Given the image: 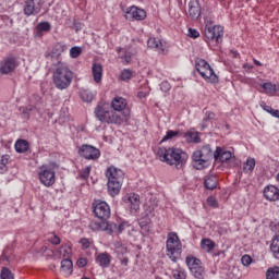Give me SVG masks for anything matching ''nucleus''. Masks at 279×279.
Listing matches in <instances>:
<instances>
[{
  "mask_svg": "<svg viewBox=\"0 0 279 279\" xmlns=\"http://www.w3.org/2000/svg\"><path fill=\"white\" fill-rule=\"evenodd\" d=\"M157 156L161 162H166L170 166L174 165L177 169H182L186 163V160H189V155L181 148L175 147H160L157 150Z\"/></svg>",
  "mask_w": 279,
  "mask_h": 279,
  "instance_id": "nucleus-1",
  "label": "nucleus"
},
{
  "mask_svg": "<svg viewBox=\"0 0 279 279\" xmlns=\"http://www.w3.org/2000/svg\"><path fill=\"white\" fill-rule=\"evenodd\" d=\"M52 80L56 88L66 90L73 82V71L65 62H54L52 66Z\"/></svg>",
  "mask_w": 279,
  "mask_h": 279,
  "instance_id": "nucleus-2",
  "label": "nucleus"
},
{
  "mask_svg": "<svg viewBox=\"0 0 279 279\" xmlns=\"http://www.w3.org/2000/svg\"><path fill=\"white\" fill-rule=\"evenodd\" d=\"M105 175L108 180L107 191L111 197H116V195H119V193H121V186H123L125 173H123V170L114 166H110L109 168H107Z\"/></svg>",
  "mask_w": 279,
  "mask_h": 279,
  "instance_id": "nucleus-3",
  "label": "nucleus"
},
{
  "mask_svg": "<svg viewBox=\"0 0 279 279\" xmlns=\"http://www.w3.org/2000/svg\"><path fill=\"white\" fill-rule=\"evenodd\" d=\"M215 158V153L210 145H204L201 149L195 150L192 154V167L197 171H202V169H206L210 166V161Z\"/></svg>",
  "mask_w": 279,
  "mask_h": 279,
  "instance_id": "nucleus-4",
  "label": "nucleus"
},
{
  "mask_svg": "<svg viewBox=\"0 0 279 279\" xmlns=\"http://www.w3.org/2000/svg\"><path fill=\"white\" fill-rule=\"evenodd\" d=\"M95 114L101 123H114L116 125H121L122 121L130 117V111H123V116H121L112 110L106 109V106L104 105H98L95 109Z\"/></svg>",
  "mask_w": 279,
  "mask_h": 279,
  "instance_id": "nucleus-5",
  "label": "nucleus"
},
{
  "mask_svg": "<svg viewBox=\"0 0 279 279\" xmlns=\"http://www.w3.org/2000/svg\"><path fill=\"white\" fill-rule=\"evenodd\" d=\"M167 256L172 260V263H178L180 256H182V243L178 233H172L168 236L167 243Z\"/></svg>",
  "mask_w": 279,
  "mask_h": 279,
  "instance_id": "nucleus-6",
  "label": "nucleus"
},
{
  "mask_svg": "<svg viewBox=\"0 0 279 279\" xmlns=\"http://www.w3.org/2000/svg\"><path fill=\"white\" fill-rule=\"evenodd\" d=\"M196 71L204 80H206V82H209L210 84H217V82H219V77L217 74H215V70H213L210 64L204 59H198L196 61Z\"/></svg>",
  "mask_w": 279,
  "mask_h": 279,
  "instance_id": "nucleus-7",
  "label": "nucleus"
},
{
  "mask_svg": "<svg viewBox=\"0 0 279 279\" xmlns=\"http://www.w3.org/2000/svg\"><path fill=\"white\" fill-rule=\"evenodd\" d=\"M46 1L47 0H25L23 8L25 16H36L40 14Z\"/></svg>",
  "mask_w": 279,
  "mask_h": 279,
  "instance_id": "nucleus-8",
  "label": "nucleus"
},
{
  "mask_svg": "<svg viewBox=\"0 0 279 279\" xmlns=\"http://www.w3.org/2000/svg\"><path fill=\"white\" fill-rule=\"evenodd\" d=\"M66 49H68L66 45H64L63 43H57L53 45L51 50H48L45 53V57L48 60H50V62H52V66H53L56 62H62V53H64Z\"/></svg>",
  "mask_w": 279,
  "mask_h": 279,
  "instance_id": "nucleus-9",
  "label": "nucleus"
},
{
  "mask_svg": "<svg viewBox=\"0 0 279 279\" xmlns=\"http://www.w3.org/2000/svg\"><path fill=\"white\" fill-rule=\"evenodd\" d=\"M94 215L101 221H108L110 219V205L104 201H98L93 205Z\"/></svg>",
  "mask_w": 279,
  "mask_h": 279,
  "instance_id": "nucleus-10",
  "label": "nucleus"
},
{
  "mask_svg": "<svg viewBox=\"0 0 279 279\" xmlns=\"http://www.w3.org/2000/svg\"><path fill=\"white\" fill-rule=\"evenodd\" d=\"M78 154L86 160H97L101 156V151L93 145L83 144L78 148Z\"/></svg>",
  "mask_w": 279,
  "mask_h": 279,
  "instance_id": "nucleus-11",
  "label": "nucleus"
},
{
  "mask_svg": "<svg viewBox=\"0 0 279 279\" xmlns=\"http://www.w3.org/2000/svg\"><path fill=\"white\" fill-rule=\"evenodd\" d=\"M38 175L44 186H53V184H56V171H53L52 168L43 166Z\"/></svg>",
  "mask_w": 279,
  "mask_h": 279,
  "instance_id": "nucleus-12",
  "label": "nucleus"
},
{
  "mask_svg": "<svg viewBox=\"0 0 279 279\" xmlns=\"http://www.w3.org/2000/svg\"><path fill=\"white\" fill-rule=\"evenodd\" d=\"M117 223L108 222L104 220L102 222H92L89 225L90 230H101L107 232V234H117Z\"/></svg>",
  "mask_w": 279,
  "mask_h": 279,
  "instance_id": "nucleus-13",
  "label": "nucleus"
},
{
  "mask_svg": "<svg viewBox=\"0 0 279 279\" xmlns=\"http://www.w3.org/2000/svg\"><path fill=\"white\" fill-rule=\"evenodd\" d=\"M15 69H16V59L14 57L4 58L0 62L1 75H10V73H14Z\"/></svg>",
  "mask_w": 279,
  "mask_h": 279,
  "instance_id": "nucleus-14",
  "label": "nucleus"
},
{
  "mask_svg": "<svg viewBox=\"0 0 279 279\" xmlns=\"http://www.w3.org/2000/svg\"><path fill=\"white\" fill-rule=\"evenodd\" d=\"M205 36L208 40L221 43V38L223 37V26H213L205 28Z\"/></svg>",
  "mask_w": 279,
  "mask_h": 279,
  "instance_id": "nucleus-15",
  "label": "nucleus"
},
{
  "mask_svg": "<svg viewBox=\"0 0 279 279\" xmlns=\"http://www.w3.org/2000/svg\"><path fill=\"white\" fill-rule=\"evenodd\" d=\"M187 16L192 19V21H197L199 16H202V5L199 4V0H190Z\"/></svg>",
  "mask_w": 279,
  "mask_h": 279,
  "instance_id": "nucleus-16",
  "label": "nucleus"
},
{
  "mask_svg": "<svg viewBox=\"0 0 279 279\" xmlns=\"http://www.w3.org/2000/svg\"><path fill=\"white\" fill-rule=\"evenodd\" d=\"M264 197L268 199V202H278L279 199V190L275 185H268L264 189Z\"/></svg>",
  "mask_w": 279,
  "mask_h": 279,
  "instance_id": "nucleus-17",
  "label": "nucleus"
},
{
  "mask_svg": "<svg viewBox=\"0 0 279 279\" xmlns=\"http://www.w3.org/2000/svg\"><path fill=\"white\" fill-rule=\"evenodd\" d=\"M214 158L215 160H219L220 162H228V160L232 158V153L221 147H217L214 153Z\"/></svg>",
  "mask_w": 279,
  "mask_h": 279,
  "instance_id": "nucleus-18",
  "label": "nucleus"
},
{
  "mask_svg": "<svg viewBox=\"0 0 279 279\" xmlns=\"http://www.w3.org/2000/svg\"><path fill=\"white\" fill-rule=\"evenodd\" d=\"M111 108H113L114 112H123L128 108V100L123 97H114L111 101Z\"/></svg>",
  "mask_w": 279,
  "mask_h": 279,
  "instance_id": "nucleus-19",
  "label": "nucleus"
},
{
  "mask_svg": "<svg viewBox=\"0 0 279 279\" xmlns=\"http://www.w3.org/2000/svg\"><path fill=\"white\" fill-rule=\"evenodd\" d=\"M181 136L185 138L186 143H202V137H199V133L195 129L181 133Z\"/></svg>",
  "mask_w": 279,
  "mask_h": 279,
  "instance_id": "nucleus-20",
  "label": "nucleus"
},
{
  "mask_svg": "<svg viewBox=\"0 0 279 279\" xmlns=\"http://www.w3.org/2000/svg\"><path fill=\"white\" fill-rule=\"evenodd\" d=\"M147 45L149 47V49H156V51H159L160 53H165L166 49L165 45L162 44V40L158 39V38H149L147 41Z\"/></svg>",
  "mask_w": 279,
  "mask_h": 279,
  "instance_id": "nucleus-21",
  "label": "nucleus"
},
{
  "mask_svg": "<svg viewBox=\"0 0 279 279\" xmlns=\"http://www.w3.org/2000/svg\"><path fill=\"white\" fill-rule=\"evenodd\" d=\"M111 260L110 254L108 253H100L96 257V263H98L102 269L110 267Z\"/></svg>",
  "mask_w": 279,
  "mask_h": 279,
  "instance_id": "nucleus-22",
  "label": "nucleus"
},
{
  "mask_svg": "<svg viewBox=\"0 0 279 279\" xmlns=\"http://www.w3.org/2000/svg\"><path fill=\"white\" fill-rule=\"evenodd\" d=\"M128 14H131L135 21H143L145 16H147V13L143 9H138L136 7H132Z\"/></svg>",
  "mask_w": 279,
  "mask_h": 279,
  "instance_id": "nucleus-23",
  "label": "nucleus"
},
{
  "mask_svg": "<svg viewBox=\"0 0 279 279\" xmlns=\"http://www.w3.org/2000/svg\"><path fill=\"white\" fill-rule=\"evenodd\" d=\"M51 32V23L49 22H40L37 24L35 29V36L40 37L43 33Z\"/></svg>",
  "mask_w": 279,
  "mask_h": 279,
  "instance_id": "nucleus-24",
  "label": "nucleus"
},
{
  "mask_svg": "<svg viewBox=\"0 0 279 279\" xmlns=\"http://www.w3.org/2000/svg\"><path fill=\"white\" fill-rule=\"evenodd\" d=\"M92 71H93L94 81L96 82V84H99L104 75V68H101V64L95 63L92 68Z\"/></svg>",
  "mask_w": 279,
  "mask_h": 279,
  "instance_id": "nucleus-25",
  "label": "nucleus"
},
{
  "mask_svg": "<svg viewBox=\"0 0 279 279\" xmlns=\"http://www.w3.org/2000/svg\"><path fill=\"white\" fill-rule=\"evenodd\" d=\"M138 223L143 236H147V234H149V223H151V219H149V216H145L144 218L140 219Z\"/></svg>",
  "mask_w": 279,
  "mask_h": 279,
  "instance_id": "nucleus-26",
  "label": "nucleus"
},
{
  "mask_svg": "<svg viewBox=\"0 0 279 279\" xmlns=\"http://www.w3.org/2000/svg\"><path fill=\"white\" fill-rule=\"evenodd\" d=\"M61 271L64 276H71L73 274V262L69 258H65L61 262Z\"/></svg>",
  "mask_w": 279,
  "mask_h": 279,
  "instance_id": "nucleus-27",
  "label": "nucleus"
},
{
  "mask_svg": "<svg viewBox=\"0 0 279 279\" xmlns=\"http://www.w3.org/2000/svg\"><path fill=\"white\" fill-rule=\"evenodd\" d=\"M204 186L208 191H215V189H217V177L215 175L205 177Z\"/></svg>",
  "mask_w": 279,
  "mask_h": 279,
  "instance_id": "nucleus-28",
  "label": "nucleus"
},
{
  "mask_svg": "<svg viewBox=\"0 0 279 279\" xmlns=\"http://www.w3.org/2000/svg\"><path fill=\"white\" fill-rule=\"evenodd\" d=\"M29 149V143L25 140H17L15 143V151L17 154H25Z\"/></svg>",
  "mask_w": 279,
  "mask_h": 279,
  "instance_id": "nucleus-29",
  "label": "nucleus"
},
{
  "mask_svg": "<svg viewBox=\"0 0 279 279\" xmlns=\"http://www.w3.org/2000/svg\"><path fill=\"white\" fill-rule=\"evenodd\" d=\"M270 252L275 258H279V234H276L272 238V242L270 244Z\"/></svg>",
  "mask_w": 279,
  "mask_h": 279,
  "instance_id": "nucleus-30",
  "label": "nucleus"
},
{
  "mask_svg": "<svg viewBox=\"0 0 279 279\" xmlns=\"http://www.w3.org/2000/svg\"><path fill=\"white\" fill-rule=\"evenodd\" d=\"M129 203L131 204V210H138L141 208V198L138 194L129 196Z\"/></svg>",
  "mask_w": 279,
  "mask_h": 279,
  "instance_id": "nucleus-31",
  "label": "nucleus"
},
{
  "mask_svg": "<svg viewBox=\"0 0 279 279\" xmlns=\"http://www.w3.org/2000/svg\"><path fill=\"white\" fill-rule=\"evenodd\" d=\"M215 242L210 239H203L201 241V247L202 250H204L205 252H211L215 250Z\"/></svg>",
  "mask_w": 279,
  "mask_h": 279,
  "instance_id": "nucleus-32",
  "label": "nucleus"
},
{
  "mask_svg": "<svg viewBox=\"0 0 279 279\" xmlns=\"http://www.w3.org/2000/svg\"><path fill=\"white\" fill-rule=\"evenodd\" d=\"M255 167H256V159L247 158L243 166V171L244 173H252Z\"/></svg>",
  "mask_w": 279,
  "mask_h": 279,
  "instance_id": "nucleus-33",
  "label": "nucleus"
},
{
  "mask_svg": "<svg viewBox=\"0 0 279 279\" xmlns=\"http://www.w3.org/2000/svg\"><path fill=\"white\" fill-rule=\"evenodd\" d=\"M185 263H186L190 270L195 269L196 267L202 265V260H199V258H196L194 256H187L186 259H185Z\"/></svg>",
  "mask_w": 279,
  "mask_h": 279,
  "instance_id": "nucleus-34",
  "label": "nucleus"
},
{
  "mask_svg": "<svg viewBox=\"0 0 279 279\" xmlns=\"http://www.w3.org/2000/svg\"><path fill=\"white\" fill-rule=\"evenodd\" d=\"M213 119H215V112L207 111L201 124L202 130H206L208 128V121H213Z\"/></svg>",
  "mask_w": 279,
  "mask_h": 279,
  "instance_id": "nucleus-35",
  "label": "nucleus"
},
{
  "mask_svg": "<svg viewBox=\"0 0 279 279\" xmlns=\"http://www.w3.org/2000/svg\"><path fill=\"white\" fill-rule=\"evenodd\" d=\"M262 88H264L266 95H276V84L271 82L262 84Z\"/></svg>",
  "mask_w": 279,
  "mask_h": 279,
  "instance_id": "nucleus-36",
  "label": "nucleus"
},
{
  "mask_svg": "<svg viewBox=\"0 0 279 279\" xmlns=\"http://www.w3.org/2000/svg\"><path fill=\"white\" fill-rule=\"evenodd\" d=\"M190 271L194 278L204 279V267H202V265L192 268Z\"/></svg>",
  "mask_w": 279,
  "mask_h": 279,
  "instance_id": "nucleus-37",
  "label": "nucleus"
},
{
  "mask_svg": "<svg viewBox=\"0 0 279 279\" xmlns=\"http://www.w3.org/2000/svg\"><path fill=\"white\" fill-rule=\"evenodd\" d=\"M95 96L93 95V92L85 89L81 93V99L85 101L86 104H90Z\"/></svg>",
  "mask_w": 279,
  "mask_h": 279,
  "instance_id": "nucleus-38",
  "label": "nucleus"
},
{
  "mask_svg": "<svg viewBox=\"0 0 279 279\" xmlns=\"http://www.w3.org/2000/svg\"><path fill=\"white\" fill-rule=\"evenodd\" d=\"M175 136H182V133H180V131H167L166 135L161 140V143L171 141V138H175Z\"/></svg>",
  "mask_w": 279,
  "mask_h": 279,
  "instance_id": "nucleus-39",
  "label": "nucleus"
},
{
  "mask_svg": "<svg viewBox=\"0 0 279 279\" xmlns=\"http://www.w3.org/2000/svg\"><path fill=\"white\" fill-rule=\"evenodd\" d=\"M267 279H279V267L269 268L266 272Z\"/></svg>",
  "mask_w": 279,
  "mask_h": 279,
  "instance_id": "nucleus-40",
  "label": "nucleus"
},
{
  "mask_svg": "<svg viewBox=\"0 0 279 279\" xmlns=\"http://www.w3.org/2000/svg\"><path fill=\"white\" fill-rule=\"evenodd\" d=\"M60 256H63V258H71V246L69 245H62L59 250H58Z\"/></svg>",
  "mask_w": 279,
  "mask_h": 279,
  "instance_id": "nucleus-41",
  "label": "nucleus"
},
{
  "mask_svg": "<svg viewBox=\"0 0 279 279\" xmlns=\"http://www.w3.org/2000/svg\"><path fill=\"white\" fill-rule=\"evenodd\" d=\"M1 279H14V275L12 274V270H10L8 267H3L0 272Z\"/></svg>",
  "mask_w": 279,
  "mask_h": 279,
  "instance_id": "nucleus-42",
  "label": "nucleus"
},
{
  "mask_svg": "<svg viewBox=\"0 0 279 279\" xmlns=\"http://www.w3.org/2000/svg\"><path fill=\"white\" fill-rule=\"evenodd\" d=\"M120 80L122 82H128L130 80H132V70L130 69H124L121 74H120Z\"/></svg>",
  "mask_w": 279,
  "mask_h": 279,
  "instance_id": "nucleus-43",
  "label": "nucleus"
},
{
  "mask_svg": "<svg viewBox=\"0 0 279 279\" xmlns=\"http://www.w3.org/2000/svg\"><path fill=\"white\" fill-rule=\"evenodd\" d=\"M82 56V47L74 46L70 49L71 58H80Z\"/></svg>",
  "mask_w": 279,
  "mask_h": 279,
  "instance_id": "nucleus-44",
  "label": "nucleus"
},
{
  "mask_svg": "<svg viewBox=\"0 0 279 279\" xmlns=\"http://www.w3.org/2000/svg\"><path fill=\"white\" fill-rule=\"evenodd\" d=\"M10 254H12V250L7 246V247L2 251V254H1V256H0V260L8 263V260H10Z\"/></svg>",
  "mask_w": 279,
  "mask_h": 279,
  "instance_id": "nucleus-45",
  "label": "nucleus"
},
{
  "mask_svg": "<svg viewBox=\"0 0 279 279\" xmlns=\"http://www.w3.org/2000/svg\"><path fill=\"white\" fill-rule=\"evenodd\" d=\"M172 276L174 279H186V272L181 269L173 270Z\"/></svg>",
  "mask_w": 279,
  "mask_h": 279,
  "instance_id": "nucleus-46",
  "label": "nucleus"
},
{
  "mask_svg": "<svg viewBox=\"0 0 279 279\" xmlns=\"http://www.w3.org/2000/svg\"><path fill=\"white\" fill-rule=\"evenodd\" d=\"M241 263L244 267H250V265H252V257L250 255H243Z\"/></svg>",
  "mask_w": 279,
  "mask_h": 279,
  "instance_id": "nucleus-47",
  "label": "nucleus"
},
{
  "mask_svg": "<svg viewBox=\"0 0 279 279\" xmlns=\"http://www.w3.org/2000/svg\"><path fill=\"white\" fill-rule=\"evenodd\" d=\"M160 90H162V93H169L171 90V84H169L167 81H163L160 84Z\"/></svg>",
  "mask_w": 279,
  "mask_h": 279,
  "instance_id": "nucleus-48",
  "label": "nucleus"
},
{
  "mask_svg": "<svg viewBox=\"0 0 279 279\" xmlns=\"http://www.w3.org/2000/svg\"><path fill=\"white\" fill-rule=\"evenodd\" d=\"M90 166H87L85 169H83L81 171V178H83V180H87V178L90 175Z\"/></svg>",
  "mask_w": 279,
  "mask_h": 279,
  "instance_id": "nucleus-49",
  "label": "nucleus"
},
{
  "mask_svg": "<svg viewBox=\"0 0 279 279\" xmlns=\"http://www.w3.org/2000/svg\"><path fill=\"white\" fill-rule=\"evenodd\" d=\"M187 36L190 38H199V32L195 28H189Z\"/></svg>",
  "mask_w": 279,
  "mask_h": 279,
  "instance_id": "nucleus-50",
  "label": "nucleus"
},
{
  "mask_svg": "<svg viewBox=\"0 0 279 279\" xmlns=\"http://www.w3.org/2000/svg\"><path fill=\"white\" fill-rule=\"evenodd\" d=\"M118 259L120 260L122 267H128L129 263H130V258L128 256H123V255H120L118 257Z\"/></svg>",
  "mask_w": 279,
  "mask_h": 279,
  "instance_id": "nucleus-51",
  "label": "nucleus"
},
{
  "mask_svg": "<svg viewBox=\"0 0 279 279\" xmlns=\"http://www.w3.org/2000/svg\"><path fill=\"white\" fill-rule=\"evenodd\" d=\"M207 204L209 206H211L213 208H217V206L219 205V203H217V198L216 197H213V196H209L207 198Z\"/></svg>",
  "mask_w": 279,
  "mask_h": 279,
  "instance_id": "nucleus-52",
  "label": "nucleus"
},
{
  "mask_svg": "<svg viewBox=\"0 0 279 279\" xmlns=\"http://www.w3.org/2000/svg\"><path fill=\"white\" fill-rule=\"evenodd\" d=\"M76 265H77V267H80L82 269V268L86 267V265H88V260L84 257H81L77 259Z\"/></svg>",
  "mask_w": 279,
  "mask_h": 279,
  "instance_id": "nucleus-53",
  "label": "nucleus"
},
{
  "mask_svg": "<svg viewBox=\"0 0 279 279\" xmlns=\"http://www.w3.org/2000/svg\"><path fill=\"white\" fill-rule=\"evenodd\" d=\"M116 254H118V258H119L120 256H125V254H128V246L124 245V246L118 248V250L116 251Z\"/></svg>",
  "mask_w": 279,
  "mask_h": 279,
  "instance_id": "nucleus-54",
  "label": "nucleus"
},
{
  "mask_svg": "<svg viewBox=\"0 0 279 279\" xmlns=\"http://www.w3.org/2000/svg\"><path fill=\"white\" fill-rule=\"evenodd\" d=\"M125 228H128V222H121L120 225H117V234H121Z\"/></svg>",
  "mask_w": 279,
  "mask_h": 279,
  "instance_id": "nucleus-55",
  "label": "nucleus"
},
{
  "mask_svg": "<svg viewBox=\"0 0 279 279\" xmlns=\"http://www.w3.org/2000/svg\"><path fill=\"white\" fill-rule=\"evenodd\" d=\"M80 243L83 247H85V250H88V247H90V240L86 238L81 239Z\"/></svg>",
  "mask_w": 279,
  "mask_h": 279,
  "instance_id": "nucleus-56",
  "label": "nucleus"
},
{
  "mask_svg": "<svg viewBox=\"0 0 279 279\" xmlns=\"http://www.w3.org/2000/svg\"><path fill=\"white\" fill-rule=\"evenodd\" d=\"M8 162H10V155H3L0 160V165L7 167Z\"/></svg>",
  "mask_w": 279,
  "mask_h": 279,
  "instance_id": "nucleus-57",
  "label": "nucleus"
},
{
  "mask_svg": "<svg viewBox=\"0 0 279 279\" xmlns=\"http://www.w3.org/2000/svg\"><path fill=\"white\" fill-rule=\"evenodd\" d=\"M49 241L52 245H60V238L58 235L51 236Z\"/></svg>",
  "mask_w": 279,
  "mask_h": 279,
  "instance_id": "nucleus-58",
  "label": "nucleus"
},
{
  "mask_svg": "<svg viewBox=\"0 0 279 279\" xmlns=\"http://www.w3.org/2000/svg\"><path fill=\"white\" fill-rule=\"evenodd\" d=\"M84 27V25L80 22H74L72 25V29H75V32H80Z\"/></svg>",
  "mask_w": 279,
  "mask_h": 279,
  "instance_id": "nucleus-59",
  "label": "nucleus"
},
{
  "mask_svg": "<svg viewBox=\"0 0 279 279\" xmlns=\"http://www.w3.org/2000/svg\"><path fill=\"white\" fill-rule=\"evenodd\" d=\"M260 107L263 108V110H265V112H268L269 114H271V112L274 111V108H271V106L265 105V102H263Z\"/></svg>",
  "mask_w": 279,
  "mask_h": 279,
  "instance_id": "nucleus-60",
  "label": "nucleus"
},
{
  "mask_svg": "<svg viewBox=\"0 0 279 279\" xmlns=\"http://www.w3.org/2000/svg\"><path fill=\"white\" fill-rule=\"evenodd\" d=\"M122 58L124 59V62L126 64H130L132 62V54H130V52H125V54Z\"/></svg>",
  "mask_w": 279,
  "mask_h": 279,
  "instance_id": "nucleus-61",
  "label": "nucleus"
},
{
  "mask_svg": "<svg viewBox=\"0 0 279 279\" xmlns=\"http://www.w3.org/2000/svg\"><path fill=\"white\" fill-rule=\"evenodd\" d=\"M29 112H32V108H26L22 110L24 119H29Z\"/></svg>",
  "mask_w": 279,
  "mask_h": 279,
  "instance_id": "nucleus-62",
  "label": "nucleus"
},
{
  "mask_svg": "<svg viewBox=\"0 0 279 279\" xmlns=\"http://www.w3.org/2000/svg\"><path fill=\"white\" fill-rule=\"evenodd\" d=\"M114 248H116V252H117V250H120L122 246H124V244L123 243H121V242H114Z\"/></svg>",
  "mask_w": 279,
  "mask_h": 279,
  "instance_id": "nucleus-63",
  "label": "nucleus"
},
{
  "mask_svg": "<svg viewBox=\"0 0 279 279\" xmlns=\"http://www.w3.org/2000/svg\"><path fill=\"white\" fill-rule=\"evenodd\" d=\"M270 114H271V117H276V119H279V110L278 109H272V112Z\"/></svg>",
  "mask_w": 279,
  "mask_h": 279,
  "instance_id": "nucleus-64",
  "label": "nucleus"
}]
</instances>
